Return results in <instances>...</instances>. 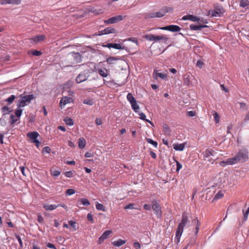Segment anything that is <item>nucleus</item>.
<instances>
[{"label":"nucleus","instance_id":"obj_57","mask_svg":"<svg viewBox=\"0 0 249 249\" xmlns=\"http://www.w3.org/2000/svg\"><path fill=\"white\" fill-rule=\"evenodd\" d=\"M240 108V109H243V110H247V105L246 103L240 102L239 103Z\"/></svg>","mask_w":249,"mask_h":249},{"label":"nucleus","instance_id":"obj_6","mask_svg":"<svg viewBox=\"0 0 249 249\" xmlns=\"http://www.w3.org/2000/svg\"><path fill=\"white\" fill-rule=\"evenodd\" d=\"M125 17V16H123L122 15L116 16L105 20L104 23L106 24L116 23L122 20Z\"/></svg>","mask_w":249,"mask_h":249},{"label":"nucleus","instance_id":"obj_58","mask_svg":"<svg viewBox=\"0 0 249 249\" xmlns=\"http://www.w3.org/2000/svg\"><path fill=\"white\" fill-rule=\"evenodd\" d=\"M64 174L66 177L68 178H71L73 177V172L72 171H68L64 173Z\"/></svg>","mask_w":249,"mask_h":249},{"label":"nucleus","instance_id":"obj_40","mask_svg":"<svg viewBox=\"0 0 249 249\" xmlns=\"http://www.w3.org/2000/svg\"><path fill=\"white\" fill-rule=\"evenodd\" d=\"M17 121H18V119L15 118V117L13 114H11L10 115V119H9V122L10 125L14 124Z\"/></svg>","mask_w":249,"mask_h":249},{"label":"nucleus","instance_id":"obj_33","mask_svg":"<svg viewBox=\"0 0 249 249\" xmlns=\"http://www.w3.org/2000/svg\"><path fill=\"white\" fill-rule=\"evenodd\" d=\"M120 58L116 57L110 56L107 59V63L109 64H112L114 63V61L118 60Z\"/></svg>","mask_w":249,"mask_h":249},{"label":"nucleus","instance_id":"obj_15","mask_svg":"<svg viewBox=\"0 0 249 249\" xmlns=\"http://www.w3.org/2000/svg\"><path fill=\"white\" fill-rule=\"evenodd\" d=\"M153 77L156 80H158V77L163 80H166L167 78V75L166 73L158 72L157 71L155 70L153 73Z\"/></svg>","mask_w":249,"mask_h":249},{"label":"nucleus","instance_id":"obj_43","mask_svg":"<svg viewBox=\"0 0 249 249\" xmlns=\"http://www.w3.org/2000/svg\"><path fill=\"white\" fill-rule=\"evenodd\" d=\"M80 201L84 206H88L90 205L89 200L87 198H82L80 199Z\"/></svg>","mask_w":249,"mask_h":249},{"label":"nucleus","instance_id":"obj_39","mask_svg":"<svg viewBox=\"0 0 249 249\" xmlns=\"http://www.w3.org/2000/svg\"><path fill=\"white\" fill-rule=\"evenodd\" d=\"M28 54H32L34 56H40L42 54V53L37 50H33L32 51H29Z\"/></svg>","mask_w":249,"mask_h":249},{"label":"nucleus","instance_id":"obj_24","mask_svg":"<svg viewBox=\"0 0 249 249\" xmlns=\"http://www.w3.org/2000/svg\"><path fill=\"white\" fill-rule=\"evenodd\" d=\"M98 73L103 77H107L108 75V70L107 69L102 70L101 69H98L97 70Z\"/></svg>","mask_w":249,"mask_h":249},{"label":"nucleus","instance_id":"obj_17","mask_svg":"<svg viewBox=\"0 0 249 249\" xmlns=\"http://www.w3.org/2000/svg\"><path fill=\"white\" fill-rule=\"evenodd\" d=\"M212 17H221L223 13V8L216 7L212 11Z\"/></svg>","mask_w":249,"mask_h":249},{"label":"nucleus","instance_id":"obj_25","mask_svg":"<svg viewBox=\"0 0 249 249\" xmlns=\"http://www.w3.org/2000/svg\"><path fill=\"white\" fill-rule=\"evenodd\" d=\"M58 206L54 204L48 205L46 204H44L43 205V207L47 211H52L54 210Z\"/></svg>","mask_w":249,"mask_h":249},{"label":"nucleus","instance_id":"obj_30","mask_svg":"<svg viewBox=\"0 0 249 249\" xmlns=\"http://www.w3.org/2000/svg\"><path fill=\"white\" fill-rule=\"evenodd\" d=\"M104 32L106 33V35L109 34H113L116 33V30L111 27H108L104 29Z\"/></svg>","mask_w":249,"mask_h":249},{"label":"nucleus","instance_id":"obj_22","mask_svg":"<svg viewBox=\"0 0 249 249\" xmlns=\"http://www.w3.org/2000/svg\"><path fill=\"white\" fill-rule=\"evenodd\" d=\"M126 240H124L121 239H118L117 241L112 242L111 244L115 247H120L122 245H124L126 243Z\"/></svg>","mask_w":249,"mask_h":249},{"label":"nucleus","instance_id":"obj_1","mask_svg":"<svg viewBox=\"0 0 249 249\" xmlns=\"http://www.w3.org/2000/svg\"><path fill=\"white\" fill-rule=\"evenodd\" d=\"M19 97L20 99L18 100V103L17 105L18 108L26 106L30 103L32 100L35 98L34 94H29L26 96H23L22 94H20Z\"/></svg>","mask_w":249,"mask_h":249},{"label":"nucleus","instance_id":"obj_64","mask_svg":"<svg viewBox=\"0 0 249 249\" xmlns=\"http://www.w3.org/2000/svg\"><path fill=\"white\" fill-rule=\"evenodd\" d=\"M37 221L40 223L43 222V218L39 213L37 214Z\"/></svg>","mask_w":249,"mask_h":249},{"label":"nucleus","instance_id":"obj_2","mask_svg":"<svg viewBox=\"0 0 249 249\" xmlns=\"http://www.w3.org/2000/svg\"><path fill=\"white\" fill-rule=\"evenodd\" d=\"M67 58L69 60H71L70 64L68 66H72L73 64L81 62L82 58L80 54L79 53L71 52L67 56Z\"/></svg>","mask_w":249,"mask_h":249},{"label":"nucleus","instance_id":"obj_14","mask_svg":"<svg viewBox=\"0 0 249 249\" xmlns=\"http://www.w3.org/2000/svg\"><path fill=\"white\" fill-rule=\"evenodd\" d=\"M182 20H190L191 21L196 22L197 21L199 22L200 20V18L197 16L193 15H188L186 16H184L182 18Z\"/></svg>","mask_w":249,"mask_h":249},{"label":"nucleus","instance_id":"obj_27","mask_svg":"<svg viewBox=\"0 0 249 249\" xmlns=\"http://www.w3.org/2000/svg\"><path fill=\"white\" fill-rule=\"evenodd\" d=\"M1 111L3 115L8 114L12 111V109L8 107V106H5L1 108Z\"/></svg>","mask_w":249,"mask_h":249},{"label":"nucleus","instance_id":"obj_18","mask_svg":"<svg viewBox=\"0 0 249 249\" xmlns=\"http://www.w3.org/2000/svg\"><path fill=\"white\" fill-rule=\"evenodd\" d=\"M208 27L207 25H195V24H191L189 26L190 29L192 31H199L201 30L204 28Z\"/></svg>","mask_w":249,"mask_h":249},{"label":"nucleus","instance_id":"obj_16","mask_svg":"<svg viewBox=\"0 0 249 249\" xmlns=\"http://www.w3.org/2000/svg\"><path fill=\"white\" fill-rule=\"evenodd\" d=\"M183 231V230L178 227L177 228L176 232V236L175 238V242L177 244L180 242V238Z\"/></svg>","mask_w":249,"mask_h":249},{"label":"nucleus","instance_id":"obj_9","mask_svg":"<svg viewBox=\"0 0 249 249\" xmlns=\"http://www.w3.org/2000/svg\"><path fill=\"white\" fill-rule=\"evenodd\" d=\"M161 30H167L172 32H179L181 28L179 26L175 25H171L160 28Z\"/></svg>","mask_w":249,"mask_h":249},{"label":"nucleus","instance_id":"obj_36","mask_svg":"<svg viewBox=\"0 0 249 249\" xmlns=\"http://www.w3.org/2000/svg\"><path fill=\"white\" fill-rule=\"evenodd\" d=\"M64 122L66 124L68 125L71 126L73 125V121L72 119L69 117H66L64 119Z\"/></svg>","mask_w":249,"mask_h":249},{"label":"nucleus","instance_id":"obj_28","mask_svg":"<svg viewBox=\"0 0 249 249\" xmlns=\"http://www.w3.org/2000/svg\"><path fill=\"white\" fill-rule=\"evenodd\" d=\"M16 98V96L14 95H11L10 97L6 99L4 101L7 102V105H10L12 104L15 99Z\"/></svg>","mask_w":249,"mask_h":249},{"label":"nucleus","instance_id":"obj_11","mask_svg":"<svg viewBox=\"0 0 249 249\" xmlns=\"http://www.w3.org/2000/svg\"><path fill=\"white\" fill-rule=\"evenodd\" d=\"M87 73H86L85 71L81 72L78 76L76 77L75 81L77 83H80L82 82L86 81L88 76L87 75Z\"/></svg>","mask_w":249,"mask_h":249},{"label":"nucleus","instance_id":"obj_29","mask_svg":"<svg viewBox=\"0 0 249 249\" xmlns=\"http://www.w3.org/2000/svg\"><path fill=\"white\" fill-rule=\"evenodd\" d=\"M86 141L83 138H81L79 139L78 146L80 149H83L85 147Z\"/></svg>","mask_w":249,"mask_h":249},{"label":"nucleus","instance_id":"obj_51","mask_svg":"<svg viewBox=\"0 0 249 249\" xmlns=\"http://www.w3.org/2000/svg\"><path fill=\"white\" fill-rule=\"evenodd\" d=\"M192 222L194 224V225H195V227H199V226L200 225V222L197 219V218H196L192 220Z\"/></svg>","mask_w":249,"mask_h":249},{"label":"nucleus","instance_id":"obj_37","mask_svg":"<svg viewBox=\"0 0 249 249\" xmlns=\"http://www.w3.org/2000/svg\"><path fill=\"white\" fill-rule=\"evenodd\" d=\"M126 98L130 104L136 101L135 98L133 97L132 94L131 93H128L127 94Z\"/></svg>","mask_w":249,"mask_h":249},{"label":"nucleus","instance_id":"obj_55","mask_svg":"<svg viewBox=\"0 0 249 249\" xmlns=\"http://www.w3.org/2000/svg\"><path fill=\"white\" fill-rule=\"evenodd\" d=\"M75 193V191L73 189H69L66 192V195H68V196L72 195L74 194Z\"/></svg>","mask_w":249,"mask_h":249},{"label":"nucleus","instance_id":"obj_50","mask_svg":"<svg viewBox=\"0 0 249 249\" xmlns=\"http://www.w3.org/2000/svg\"><path fill=\"white\" fill-rule=\"evenodd\" d=\"M20 2V0H8V4H19Z\"/></svg>","mask_w":249,"mask_h":249},{"label":"nucleus","instance_id":"obj_26","mask_svg":"<svg viewBox=\"0 0 249 249\" xmlns=\"http://www.w3.org/2000/svg\"><path fill=\"white\" fill-rule=\"evenodd\" d=\"M163 130L164 131V133L166 135L170 136L171 135V130L166 124H164L162 125Z\"/></svg>","mask_w":249,"mask_h":249},{"label":"nucleus","instance_id":"obj_46","mask_svg":"<svg viewBox=\"0 0 249 249\" xmlns=\"http://www.w3.org/2000/svg\"><path fill=\"white\" fill-rule=\"evenodd\" d=\"M83 103L89 106H92L93 105V101L90 99H85L83 101Z\"/></svg>","mask_w":249,"mask_h":249},{"label":"nucleus","instance_id":"obj_31","mask_svg":"<svg viewBox=\"0 0 249 249\" xmlns=\"http://www.w3.org/2000/svg\"><path fill=\"white\" fill-rule=\"evenodd\" d=\"M239 5L241 7H246L249 5V0H239Z\"/></svg>","mask_w":249,"mask_h":249},{"label":"nucleus","instance_id":"obj_45","mask_svg":"<svg viewBox=\"0 0 249 249\" xmlns=\"http://www.w3.org/2000/svg\"><path fill=\"white\" fill-rule=\"evenodd\" d=\"M22 112V109H21L20 108H17L15 110V115L17 117L19 118Z\"/></svg>","mask_w":249,"mask_h":249},{"label":"nucleus","instance_id":"obj_56","mask_svg":"<svg viewBox=\"0 0 249 249\" xmlns=\"http://www.w3.org/2000/svg\"><path fill=\"white\" fill-rule=\"evenodd\" d=\"M155 14H156V13H147L145 15V18H156Z\"/></svg>","mask_w":249,"mask_h":249},{"label":"nucleus","instance_id":"obj_52","mask_svg":"<svg viewBox=\"0 0 249 249\" xmlns=\"http://www.w3.org/2000/svg\"><path fill=\"white\" fill-rule=\"evenodd\" d=\"M87 219L91 223H94V221L92 215L91 213H89L87 215Z\"/></svg>","mask_w":249,"mask_h":249},{"label":"nucleus","instance_id":"obj_62","mask_svg":"<svg viewBox=\"0 0 249 249\" xmlns=\"http://www.w3.org/2000/svg\"><path fill=\"white\" fill-rule=\"evenodd\" d=\"M133 246L135 249H140L141 248V245L139 242H135L133 244Z\"/></svg>","mask_w":249,"mask_h":249},{"label":"nucleus","instance_id":"obj_53","mask_svg":"<svg viewBox=\"0 0 249 249\" xmlns=\"http://www.w3.org/2000/svg\"><path fill=\"white\" fill-rule=\"evenodd\" d=\"M127 40L136 43V44L137 45H139L138 40L137 38H136L135 37H129L128 39H127Z\"/></svg>","mask_w":249,"mask_h":249},{"label":"nucleus","instance_id":"obj_19","mask_svg":"<svg viewBox=\"0 0 249 249\" xmlns=\"http://www.w3.org/2000/svg\"><path fill=\"white\" fill-rule=\"evenodd\" d=\"M45 38V35H39L35 36L34 37L30 38V39L31 40V43H36L37 42L43 40Z\"/></svg>","mask_w":249,"mask_h":249},{"label":"nucleus","instance_id":"obj_35","mask_svg":"<svg viewBox=\"0 0 249 249\" xmlns=\"http://www.w3.org/2000/svg\"><path fill=\"white\" fill-rule=\"evenodd\" d=\"M146 141L148 143L152 144L155 148H158V143L156 141H155L150 138H146Z\"/></svg>","mask_w":249,"mask_h":249},{"label":"nucleus","instance_id":"obj_4","mask_svg":"<svg viewBox=\"0 0 249 249\" xmlns=\"http://www.w3.org/2000/svg\"><path fill=\"white\" fill-rule=\"evenodd\" d=\"M144 37L146 40L149 41H158L160 40H162L164 42H166L168 40V37L166 35L158 36L153 34H149L146 35Z\"/></svg>","mask_w":249,"mask_h":249},{"label":"nucleus","instance_id":"obj_41","mask_svg":"<svg viewBox=\"0 0 249 249\" xmlns=\"http://www.w3.org/2000/svg\"><path fill=\"white\" fill-rule=\"evenodd\" d=\"M113 48L116 49H122V50H125L126 49V47L125 46L122 47L121 45L119 43H113Z\"/></svg>","mask_w":249,"mask_h":249},{"label":"nucleus","instance_id":"obj_12","mask_svg":"<svg viewBox=\"0 0 249 249\" xmlns=\"http://www.w3.org/2000/svg\"><path fill=\"white\" fill-rule=\"evenodd\" d=\"M73 101V99L71 97L65 96L62 97L59 103V105L61 108H62L63 106L66 105V104L71 102Z\"/></svg>","mask_w":249,"mask_h":249},{"label":"nucleus","instance_id":"obj_42","mask_svg":"<svg viewBox=\"0 0 249 249\" xmlns=\"http://www.w3.org/2000/svg\"><path fill=\"white\" fill-rule=\"evenodd\" d=\"M195 242V238L191 239V240L188 243H187V245L183 248V249H187L189 246H192Z\"/></svg>","mask_w":249,"mask_h":249},{"label":"nucleus","instance_id":"obj_21","mask_svg":"<svg viewBox=\"0 0 249 249\" xmlns=\"http://www.w3.org/2000/svg\"><path fill=\"white\" fill-rule=\"evenodd\" d=\"M27 137L33 141L35 140L39 136L38 132L36 131L29 132L27 134Z\"/></svg>","mask_w":249,"mask_h":249},{"label":"nucleus","instance_id":"obj_5","mask_svg":"<svg viewBox=\"0 0 249 249\" xmlns=\"http://www.w3.org/2000/svg\"><path fill=\"white\" fill-rule=\"evenodd\" d=\"M248 154V150L246 148H242L239 151L236 156L239 162H243L248 160L249 158Z\"/></svg>","mask_w":249,"mask_h":249},{"label":"nucleus","instance_id":"obj_7","mask_svg":"<svg viewBox=\"0 0 249 249\" xmlns=\"http://www.w3.org/2000/svg\"><path fill=\"white\" fill-rule=\"evenodd\" d=\"M188 222H189V220L187 213L186 212H183L182 214L181 222L178 224V227L183 230L184 227Z\"/></svg>","mask_w":249,"mask_h":249},{"label":"nucleus","instance_id":"obj_44","mask_svg":"<svg viewBox=\"0 0 249 249\" xmlns=\"http://www.w3.org/2000/svg\"><path fill=\"white\" fill-rule=\"evenodd\" d=\"M223 196V193L222 191H219L218 193L215 195L213 199V201L215 199H218L222 197Z\"/></svg>","mask_w":249,"mask_h":249},{"label":"nucleus","instance_id":"obj_20","mask_svg":"<svg viewBox=\"0 0 249 249\" xmlns=\"http://www.w3.org/2000/svg\"><path fill=\"white\" fill-rule=\"evenodd\" d=\"M161 14L164 16L167 13H171L173 11V8L171 7L164 6L160 9L159 11Z\"/></svg>","mask_w":249,"mask_h":249},{"label":"nucleus","instance_id":"obj_38","mask_svg":"<svg viewBox=\"0 0 249 249\" xmlns=\"http://www.w3.org/2000/svg\"><path fill=\"white\" fill-rule=\"evenodd\" d=\"M243 213L244 215V217L242 220V225L244 224V223L247 220L248 217V214H249V211L247 210L246 212H244V210H243Z\"/></svg>","mask_w":249,"mask_h":249},{"label":"nucleus","instance_id":"obj_59","mask_svg":"<svg viewBox=\"0 0 249 249\" xmlns=\"http://www.w3.org/2000/svg\"><path fill=\"white\" fill-rule=\"evenodd\" d=\"M134 204L132 203L128 204L126 205H125L124 207L125 209H134Z\"/></svg>","mask_w":249,"mask_h":249},{"label":"nucleus","instance_id":"obj_61","mask_svg":"<svg viewBox=\"0 0 249 249\" xmlns=\"http://www.w3.org/2000/svg\"><path fill=\"white\" fill-rule=\"evenodd\" d=\"M51 149L49 146H45L42 149V152H46L47 153H50L51 152Z\"/></svg>","mask_w":249,"mask_h":249},{"label":"nucleus","instance_id":"obj_10","mask_svg":"<svg viewBox=\"0 0 249 249\" xmlns=\"http://www.w3.org/2000/svg\"><path fill=\"white\" fill-rule=\"evenodd\" d=\"M203 156L204 160H206V159H208V160L209 161H211L213 160L212 159L209 158L211 156L214 157L216 152L214 151L213 149H206L205 151L203 152Z\"/></svg>","mask_w":249,"mask_h":249},{"label":"nucleus","instance_id":"obj_23","mask_svg":"<svg viewBox=\"0 0 249 249\" xmlns=\"http://www.w3.org/2000/svg\"><path fill=\"white\" fill-rule=\"evenodd\" d=\"M185 147V143H176L173 144V148L175 150L177 151H182L184 149Z\"/></svg>","mask_w":249,"mask_h":249},{"label":"nucleus","instance_id":"obj_32","mask_svg":"<svg viewBox=\"0 0 249 249\" xmlns=\"http://www.w3.org/2000/svg\"><path fill=\"white\" fill-rule=\"evenodd\" d=\"M95 206H96V208L98 210L102 211L103 212H105L106 210L105 207L102 204H101L98 202H96Z\"/></svg>","mask_w":249,"mask_h":249},{"label":"nucleus","instance_id":"obj_8","mask_svg":"<svg viewBox=\"0 0 249 249\" xmlns=\"http://www.w3.org/2000/svg\"><path fill=\"white\" fill-rule=\"evenodd\" d=\"M237 161H238V160H237V158L235 156L231 158L228 159L226 161H222L220 162L219 164L220 166L224 167L226 165H232L236 163Z\"/></svg>","mask_w":249,"mask_h":249},{"label":"nucleus","instance_id":"obj_13","mask_svg":"<svg viewBox=\"0 0 249 249\" xmlns=\"http://www.w3.org/2000/svg\"><path fill=\"white\" fill-rule=\"evenodd\" d=\"M112 233L110 230H107L102 234V235L99 238L98 243L99 244H102L105 239H106L108 235Z\"/></svg>","mask_w":249,"mask_h":249},{"label":"nucleus","instance_id":"obj_47","mask_svg":"<svg viewBox=\"0 0 249 249\" xmlns=\"http://www.w3.org/2000/svg\"><path fill=\"white\" fill-rule=\"evenodd\" d=\"M15 236L16 238V239L18 240V241L19 243L20 248H23V243H22V241L20 236L16 233L15 234Z\"/></svg>","mask_w":249,"mask_h":249},{"label":"nucleus","instance_id":"obj_48","mask_svg":"<svg viewBox=\"0 0 249 249\" xmlns=\"http://www.w3.org/2000/svg\"><path fill=\"white\" fill-rule=\"evenodd\" d=\"M51 172L52 175L55 177H58L60 174V172L59 171L56 170L55 169H52L51 170Z\"/></svg>","mask_w":249,"mask_h":249},{"label":"nucleus","instance_id":"obj_63","mask_svg":"<svg viewBox=\"0 0 249 249\" xmlns=\"http://www.w3.org/2000/svg\"><path fill=\"white\" fill-rule=\"evenodd\" d=\"M143 209L146 211H150L151 209V204H145L143 205Z\"/></svg>","mask_w":249,"mask_h":249},{"label":"nucleus","instance_id":"obj_49","mask_svg":"<svg viewBox=\"0 0 249 249\" xmlns=\"http://www.w3.org/2000/svg\"><path fill=\"white\" fill-rule=\"evenodd\" d=\"M69 225L71 227L74 231L76 230V222L74 221L70 220L68 221Z\"/></svg>","mask_w":249,"mask_h":249},{"label":"nucleus","instance_id":"obj_54","mask_svg":"<svg viewBox=\"0 0 249 249\" xmlns=\"http://www.w3.org/2000/svg\"><path fill=\"white\" fill-rule=\"evenodd\" d=\"M45 244H46V246L48 248L52 249H57V248L54 246V245H53V244H52L51 243H49V242L45 243Z\"/></svg>","mask_w":249,"mask_h":249},{"label":"nucleus","instance_id":"obj_34","mask_svg":"<svg viewBox=\"0 0 249 249\" xmlns=\"http://www.w3.org/2000/svg\"><path fill=\"white\" fill-rule=\"evenodd\" d=\"M131 105L132 109L135 112H138L139 109L140 108L139 106L137 104V102L135 101L133 103H131L130 104Z\"/></svg>","mask_w":249,"mask_h":249},{"label":"nucleus","instance_id":"obj_60","mask_svg":"<svg viewBox=\"0 0 249 249\" xmlns=\"http://www.w3.org/2000/svg\"><path fill=\"white\" fill-rule=\"evenodd\" d=\"M213 115L216 123H218L220 120V117L218 114L217 112H215Z\"/></svg>","mask_w":249,"mask_h":249},{"label":"nucleus","instance_id":"obj_3","mask_svg":"<svg viewBox=\"0 0 249 249\" xmlns=\"http://www.w3.org/2000/svg\"><path fill=\"white\" fill-rule=\"evenodd\" d=\"M151 208L153 210L154 213L156 215L158 218H160L162 216V212L161 211V207L156 199H152L151 201Z\"/></svg>","mask_w":249,"mask_h":249}]
</instances>
